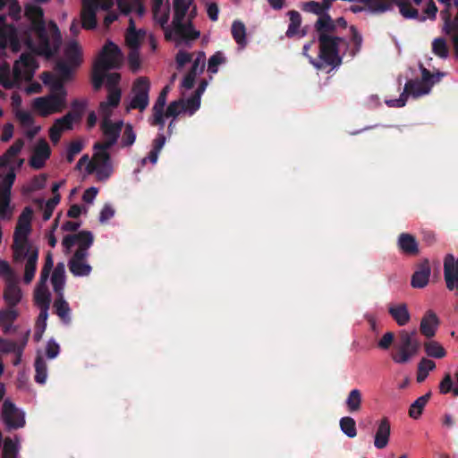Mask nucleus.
<instances>
[{
    "label": "nucleus",
    "mask_w": 458,
    "mask_h": 458,
    "mask_svg": "<svg viewBox=\"0 0 458 458\" xmlns=\"http://www.w3.org/2000/svg\"><path fill=\"white\" fill-rule=\"evenodd\" d=\"M22 42L30 53H23L13 65L15 81H30L38 64L31 55L51 58L58 54L63 44V37L54 21H47L42 7L35 4L24 6V21L17 29L6 22V16L0 15V49L4 50L8 44L13 52L21 49Z\"/></svg>",
    "instance_id": "1"
},
{
    "label": "nucleus",
    "mask_w": 458,
    "mask_h": 458,
    "mask_svg": "<svg viewBox=\"0 0 458 458\" xmlns=\"http://www.w3.org/2000/svg\"><path fill=\"white\" fill-rule=\"evenodd\" d=\"M122 57L123 55L120 48L114 43L108 40L93 65L91 81L95 90L101 89L105 80L106 86L110 89L116 87L121 79L120 74L117 72L106 74V72L109 70L119 68Z\"/></svg>",
    "instance_id": "2"
},
{
    "label": "nucleus",
    "mask_w": 458,
    "mask_h": 458,
    "mask_svg": "<svg viewBox=\"0 0 458 458\" xmlns=\"http://www.w3.org/2000/svg\"><path fill=\"white\" fill-rule=\"evenodd\" d=\"M32 216L33 209L30 207H26L18 217L12 245L13 259L16 262L25 259L28 247H33L29 241Z\"/></svg>",
    "instance_id": "3"
},
{
    "label": "nucleus",
    "mask_w": 458,
    "mask_h": 458,
    "mask_svg": "<svg viewBox=\"0 0 458 458\" xmlns=\"http://www.w3.org/2000/svg\"><path fill=\"white\" fill-rule=\"evenodd\" d=\"M418 332L416 329L411 332L402 330L398 335V341L395 344V352L392 354L394 362L407 363L413 356L417 354L420 348V343L416 338Z\"/></svg>",
    "instance_id": "4"
},
{
    "label": "nucleus",
    "mask_w": 458,
    "mask_h": 458,
    "mask_svg": "<svg viewBox=\"0 0 458 458\" xmlns=\"http://www.w3.org/2000/svg\"><path fill=\"white\" fill-rule=\"evenodd\" d=\"M55 71L57 75L45 72L41 74L40 78L44 84L50 87L52 93L64 94L66 97L64 83L72 79L71 68L67 65V62L57 61Z\"/></svg>",
    "instance_id": "5"
},
{
    "label": "nucleus",
    "mask_w": 458,
    "mask_h": 458,
    "mask_svg": "<svg viewBox=\"0 0 458 458\" xmlns=\"http://www.w3.org/2000/svg\"><path fill=\"white\" fill-rule=\"evenodd\" d=\"M109 148H106L103 142L95 143L96 153L93 156V161H89L87 165L88 174L96 172L99 180H106L110 176L112 168L110 154L107 151Z\"/></svg>",
    "instance_id": "6"
},
{
    "label": "nucleus",
    "mask_w": 458,
    "mask_h": 458,
    "mask_svg": "<svg viewBox=\"0 0 458 458\" xmlns=\"http://www.w3.org/2000/svg\"><path fill=\"white\" fill-rule=\"evenodd\" d=\"M367 8L376 13H383L392 9L393 4L399 7L400 13L407 19H419V12L409 2L403 0H360Z\"/></svg>",
    "instance_id": "7"
},
{
    "label": "nucleus",
    "mask_w": 458,
    "mask_h": 458,
    "mask_svg": "<svg viewBox=\"0 0 458 458\" xmlns=\"http://www.w3.org/2000/svg\"><path fill=\"white\" fill-rule=\"evenodd\" d=\"M343 41L340 37L331 35H318L319 58L326 64L336 67L341 64L339 56V44Z\"/></svg>",
    "instance_id": "8"
},
{
    "label": "nucleus",
    "mask_w": 458,
    "mask_h": 458,
    "mask_svg": "<svg viewBox=\"0 0 458 458\" xmlns=\"http://www.w3.org/2000/svg\"><path fill=\"white\" fill-rule=\"evenodd\" d=\"M143 37V30L140 29L139 30H135L134 23L132 20L130 21V26L125 34V42L127 47L130 49L128 54V64L130 69L135 72L140 67V38Z\"/></svg>",
    "instance_id": "9"
},
{
    "label": "nucleus",
    "mask_w": 458,
    "mask_h": 458,
    "mask_svg": "<svg viewBox=\"0 0 458 458\" xmlns=\"http://www.w3.org/2000/svg\"><path fill=\"white\" fill-rule=\"evenodd\" d=\"M32 107L41 116L47 117L62 112L65 107V97L64 94L51 93L46 97L36 98L32 102Z\"/></svg>",
    "instance_id": "10"
},
{
    "label": "nucleus",
    "mask_w": 458,
    "mask_h": 458,
    "mask_svg": "<svg viewBox=\"0 0 458 458\" xmlns=\"http://www.w3.org/2000/svg\"><path fill=\"white\" fill-rule=\"evenodd\" d=\"M430 91L429 87L420 80H409L405 85L403 93L399 98L386 100V104L390 107H403L407 102L408 96L419 98L420 96L428 94Z\"/></svg>",
    "instance_id": "11"
},
{
    "label": "nucleus",
    "mask_w": 458,
    "mask_h": 458,
    "mask_svg": "<svg viewBox=\"0 0 458 458\" xmlns=\"http://www.w3.org/2000/svg\"><path fill=\"white\" fill-rule=\"evenodd\" d=\"M1 419L9 430L23 428L25 425L24 413L9 400L3 403Z\"/></svg>",
    "instance_id": "12"
},
{
    "label": "nucleus",
    "mask_w": 458,
    "mask_h": 458,
    "mask_svg": "<svg viewBox=\"0 0 458 458\" xmlns=\"http://www.w3.org/2000/svg\"><path fill=\"white\" fill-rule=\"evenodd\" d=\"M172 24L173 30L165 32V38L167 40L172 38L173 33L178 39L184 42L195 40L199 38L200 33L194 29L191 21L188 22H183V21H180L179 22L172 21Z\"/></svg>",
    "instance_id": "13"
},
{
    "label": "nucleus",
    "mask_w": 458,
    "mask_h": 458,
    "mask_svg": "<svg viewBox=\"0 0 458 458\" xmlns=\"http://www.w3.org/2000/svg\"><path fill=\"white\" fill-rule=\"evenodd\" d=\"M444 277L449 291H456L458 295V259L447 254L444 260Z\"/></svg>",
    "instance_id": "14"
},
{
    "label": "nucleus",
    "mask_w": 458,
    "mask_h": 458,
    "mask_svg": "<svg viewBox=\"0 0 458 458\" xmlns=\"http://www.w3.org/2000/svg\"><path fill=\"white\" fill-rule=\"evenodd\" d=\"M15 180V174L10 171L0 182V216L4 217L8 212L11 202V190Z\"/></svg>",
    "instance_id": "15"
},
{
    "label": "nucleus",
    "mask_w": 458,
    "mask_h": 458,
    "mask_svg": "<svg viewBox=\"0 0 458 458\" xmlns=\"http://www.w3.org/2000/svg\"><path fill=\"white\" fill-rule=\"evenodd\" d=\"M98 0H82L81 26L85 30H92L97 26V11Z\"/></svg>",
    "instance_id": "16"
},
{
    "label": "nucleus",
    "mask_w": 458,
    "mask_h": 458,
    "mask_svg": "<svg viewBox=\"0 0 458 458\" xmlns=\"http://www.w3.org/2000/svg\"><path fill=\"white\" fill-rule=\"evenodd\" d=\"M50 155L51 148L47 140L44 139L39 140L30 159V165L37 170L43 168Z\"/></svg>",
    "instance_id": "17"
},
{
    "label": "nucleus",
    "mask_w": 458,
    "mask_h": 458,
    "mask_svg": "<svg viewBox=\"0 0 458 458\" xmlns=\"http://www.w3.org/2000/svg\"><path fill=\"white\" fill-rule=\"evenodd\" d=\"M431 268L428 259H424L418 264L416 270L411 276V284L413 288H424L428 285Z\"/></svg>",
    "instance_id": "18"
},
{
    "label": "nucleus",
    "mask_w": 458,
    "mask_h": 458,
    "mask_svg": "<svg viewBox=\"0 0 458 458\" xmlns=\"http://www.w3.org/2000/svg\"><path fill=\"white\" fill-rule=\"evenodd\" d=\"M64 62H67V65L71 68L72 76L73 72L81 64L82 56L81 50L79 44L76 41H71L64 49Z\"/></svg>",
    "instance_id": "19"
},
{
    "label": "nucleus",
    "mask_w": 458,
    "mask_h": 458,
    "mask_svg": "<svg viewBox=\"0 0 458 458\" xmlns=\"http://www.w3.org/2000/svg\"><path fill=\"white\" fill-rule=\"evenodd\" d=\"M438 325L439 319L437 314L429 310L426 311L421 318L420 331L427 338H432L436 335Z\"/></svg>",
    "instance_id": "20"
},
{
    "label": "nucleus",
    "mask_w": 458,
    "mask_h": 458,
    "mask_svg": "<svg viewBox=\"0 0 458 458\" xmlns=\"http://www.w3.org/2000/svg\"><path fill=\"white\" fill-rule=\"evenodd\" d=\"M19 315L18 309H13L12 307H6L0 310V327L4 334L7 335L16 332L17 327H13V322L18 318Z\"/></svg>",
    "instance_id": "21"
},
{
    "label": "nucleus",
    "mask_w": 458,
    "mask_h": 458,
    "mask_svg": "<svg viewBox=\"0 0 458 458\" xmlns=\"http://www.w3.org/2000/svg\"><path fill=\"white\" fill-rule=\"evenodd\" d=\"M72 106L75 110V114L72 112H68L65 115L55 121V123L59 125V127L63 128V131L71 130L72 128L74 120L81 118L86 104L79 100H74L72 104Z\"/></svg>",
    "instance_id": "22"
},
{
    "label": "nucleus",
    "mask_w": 458,
    "mask_h": 458,
    "mask_svg": "<svg viewBox=\"0 0 458 458\" xmlns=\"http://www.w3.org/2000/svg\"><path fill=\"white\" fill-rule=\"evenodd\" d=\"M391 434V426L389 420L384 417L377 425L375 434L374 445L377 449H384L389 442Z\"/></svg>",
    "instance_id": "23"
},
{
    "label": "nucleus",
    "mask_w": 458,
    "mask_h": 458,
    "mask_svg": "<svg viewBox=\"0 0 458 458\" xmlns=\"http://www.w3.org/2000/svg\"><path fill=\"white\" fill-rule=\"evenodd\" d=\"M123 126V122L112 123V121H102L101 129L106 138L105 143L106 148H111L115 144Z\"/></svg>",
    "instance_id": "24"
},
{
    "label": "nucleus",
    "mask_w": 458,
    "mask_h": 458,
    "mask_svg": "<svg viewBox=\"0 0 458 458\" xmlns=\"http://www.w3.org/2000/svg\"><path fill=\"white\" fill-rule=\"evenodd\" d=\"M166 98L167 97L165 96V93H159V96L152 108L153 114L148 119L151 125L159 126V131H163L165 127L164 109L166 104Z\"/></svg>",
    "instance_id": "25"
},
{
    "label": "nucleus",
    "mask_w": 458,
    "mask_h": 458,
    "mask_svg": "<svg viewBox=\"0 0 458 458\" xmlns=\"http://www.w3.org/2000/svg\"><path fill=\"white\" fill-rule=\"evenodd\" d=\"M397 245L403 253L409 256H416L420 252L416 238L408 233H403L399 235Z\"/></svg>",
    "instance_id": "26"
},
{
    "label": "nucleus",
    "mask_w": 458,
    "mask_h": 458,
    "mask_svg": "<svg viewBox=\"0 0 458 458\" xmlns=\"http://www.w3.org/2000/svg\"><path fill=\"white\" fill-rule=\"evenodd\" d=\"M26 258L27 261L25 264L23 280L26 284H29L35 276L38 259V249L37 247H28Z\"/></svg>",
    "instance_id": "27"
},
{
    "label": "nucleus",
    "mask_w": 458,
    "mask_h": 458,
    "mask_svg": "<svg viewBox=\"0 0 458 458\" xmlns=\"http://www.w3.org/2000/svg\"><path fill=\"white\" fill-rule=\"evenodd\" d=\"M388 313L400 327L405 326L411 319L408 307L405 303L390 304Z\"/></svg>",
    "instance_id": "28"
},
{
    "label": "nucleus",
    "mask_w": 458,
    "mask_h": 458,
    "mask_svg": "<svg viewBox=\"0 0 458 458\" xmlns=\"http://www.w3.org/2000/svg\"><path fill=\"white\" fill-rule=\"evenodd\" d=\"M22 297L21 290L20 286L13 282H9L4 291V300L7 307L17 309V305L20 303Z\"/></svg>",
    "instance_id": "29"
},
{
    "label": "nucleus",
    "mask_w": 458,
    "mask_h": 458,
    "mask_svg": "<svg viewBox=\"0 0 458 458\" xmlns=\"http://www.w3.org/2000/svg\"><path fill=\"white\" fill-rule=\"evenodd\" d=\"M54 309L55 314L65 325L71 323V309L69 303L64 300V294L57 295L54 301Z\"/></svg>",
    "instance_id": "30"
},
{
    "label": "nucleus",
    "mask_w": 458,
    "mask_h": 458,
    "mask_svg": "<svg viewBox=\"0 0 458 458\" xmlns=\"http://www.w3.org/2000/svg\"><path fill=\"white\" fill-rule=\"evenodd\" d=\"M51 283L55 293L57 295L63 294L65 284V268L64 263H57L55 266L52 274Z\"/></svg>",
    "instance_id": "31"
},
{
    "label": "nucleus",
    "mask_w": 458,
    "mask_h": 458,
    "mask_svg": "<svg viewBox=\"0 0 458 458\" xmlns=\"http://www.w3.org/2000/svg\"><path fill=\"white\" fill-rule=\"evenodd\" d=\"M362 394L360 389H352L345 400L347 411L350 413H356L361 410Z\"/></svg>",
    "instance_id": "32"
},
{
    "label": "nucleus",
    "mask_w": 458,
    "mask_h": 458,
    "mask_svg": "<svg viewBox=\"0 0 458 458\" xmlns=\"http://www.w3.org/2000/svg\"><path fill=\"white\" fill-rule=\"evenodd\" d=\"M34 301L39 310H49L51 294L47 286H38L34 292Z\"/></svg>",
    "instance_id": "33"
},
{
    "label": "nucleus",
    "mask_w": 458,
    "mask_h": 458,
    "mask_svg": "<svg viewBox=\"0 0 458 458\" xmlns=\"http://www.w3.org/2000/svg\"><path fill=\"white\" fill-rule=\"evenodd\" d=\"M335 29L336 25L328 13H325L319 17L315 24V30L318 35H329V33L334 32Z\"/></svg>",
    "instance_id": "34"
},
{
    "label": "nucleus",
    "mask_w": 458,
    "mask_h": 458,
    "mask_svg": "<svg viewBox=\"0 0 458 458\" xmlns=\"http://www.w3.org/2000/svg\"><path fill=\"white\" fill-rule=\"evenodd\" d=\"M430 397L431 393L428 392L424 395L417 398L409 408V416L413 420L420 419Z\"/></svg>",
    "instance_id": "35"
},
{
    "label": "nucleus",
    "mask_w": 458,
    "mask_h": 458,
    "mask_svg": "<svg viewBox=\"0 0 458 458\" xmlns=\"http://www.w3.org/2000/svg\"><path fill=\"white\" fill-rule=\"evenodd\" d=\"M35 368V381L38 384L43 385L47 377V366L42 354L38 353L34 362Z\"/></svg>",
    "instance_id": "36"
},
{
    "label": "nucleus",
    "mask_w": 458,
    "mask_h": 458,
    "mask_svg": "<svg viewBox=\"0 0 458 458\" xmlns=\"http://www.w3.org/2000/svg\"><path fill=\"white\" fill-rule=\"evenodd\" d=\"M423 347L426 354L428 357L442 359L446 355V351L445 348L437 341H427L424 343Z\"/></svg>",
    "instance_id": "37"
},
{
    "label": "nucleus",
    "mask_w": 458,
    "mask_h": 458,
    "mask_svg": "<svg viewBox=\"0 0 458 458\" xmlns=\"http://www.w3.org/2000/svg\"><path fill=\"white\" fill-rule=\"evenodd\" d=\"M436 369V363L427 358H422L418 364L417 369V382L422 383L426 380L428 373Z\"/></svg>",
    "instance_id": "38"
},
{
    "label": "nucleus",
    "mask_w": 458,
    "mask_h": 458,
    "mask_svg": "<svg viewBox=\"0 0 458 458\" xmlns=\"http://www.w3.org/2000/svg\"><path fill=\"white\" fill-rule=\"evenodd\" d=\"M69 269L75 276H86L91 272V267L85 260L70 259Z\"/></svg>",
    "instance_id": "39"
},
{
    "label": "nucleus",
    "mask_w": 458,
    "mask_h": 458,
    "mask_svg": "<svg viewBox=\"0 0 458 458\" xmlns=\"http://www.w3.org/2000/svg\"><path fill=\"white\" fill-rule=\"evenodd\" d=\"M166 138L163 132H159L152 142V149L148 153V158L152 164H156L158 159V155L165 143Z\"/></svg>",
    "instance_id": "40"
},
{
    "label": "nucleus",
    "mask_w": 458,
    "mask_h": 458,
    "mask_svg": "<svg viewBox=\"0 0 458 458\" xmlns=\"http://www.w3.org/2000/svg\"><path fill=\"white\" fill-rule=\"evenodd\" d=\"M117 4L119 9L126 14L135 8L139 16L143 15L142 0H117Z\"/></svg>",
    "instance_id": "41"
},
{
    "label": "nucleus",
    "mask_w": 458,
    "mask_h": 458,
    "mask_svg": "<svg viewBox=\"0 0 458 458\" xmlns=\"http://www.w3.org/2000/svg\"><path fill=\"white\" fill-rule=\"evenodd\" d=\"M135 97L131 100V108L143 112V77H139L134 83Z\"/></svg>",
    "instance_id": "42"
},
{
    "label": "nucleus",
    "mask_w": 458,
    "mask_h": 458,
    "mask_svg": "<svg viewBox=\"0 0 458 458\" xmlns=\"http://www.w3.org/2000/svg\"><path fill=\"white\" fill-rule=\"evenodd\" d=\"M191 4V0H174L173 21L179 22L183 21Z\"/></svg>",
    "instance_id": "43"
},
{
    "label": "nucleus",
    "mask_w": 458,
    "mask_h": 458,
    "mask_svg": "<svg viewBox=\"0 0 458 458\" xmlns=\"http://www.w3.org/2000/svg\"><path fill=\"white\" fill-rule=\"evenodd\" d=\"M21 81H15L14 74L13 78L10 75V67L4 64L0 67V85L4 89H10L18 85Z\"/></svg>",
    "instance_id": "44"
},
{
    "label": "nucleus",
    "mask_w": 458,
    "mask_h": 458,
    "mask_svg": "<svg viewBox=\"0 0 458 458\" xmlns=\"http://www.w3.org/2000/svg\"><path fill=\"white\" fill-rule=\"evenodd\" d=\"M290 23L286 31L287 38H293L298 33L301 24V16L299 12L292 10L288 12Z\"/></svg>",
    "instance_id": "45"
},
{
    "label": "nucleus",
    "mask_w": 458,
    "mask_h": 458,
    "mask_svg": "<svg viewBox=\"0 0 458 458\" xmlns=\"http://www.w3.org/2000/svg\"><path fill=\"white\" fill-rule=\"evenodd\" d=\"M232 36L238 45L242 47L246 45V28L243 22L240 21L233 22Z\"/></svg>",
    "instance_id": "46"
},
{
    "label": "nucleus",
    "mask_w": 458,
    "mask_h": 458,
    "mask_svg": "<svg viewBox=\"0 0 458 458\" xmlns=\"http://www.w3.org/2000/svg\"><path fill=\"white\" fill-rule=\"evenodd\" d=\"M48 318V310H40L38 317L35 325L34 338L36 341H39L42 337L43 333L47 328V320Z\"/></svg>",
    "instance_id": "47"
},
{
    "label": "nucleus",
    "mask_w": 458,
    "mask_h": 458,
    "mask_svg": "<svg viewBox=\"0 0 458 458\" xmlns=\"http://www.w3.org/2000/svg\"><path fill=\"white\" fill-rule=\"evenodd\" d=\"M340 428L341 430L351 438L357 436L356 422L352 417H343L340 420Z\"/></svg>",
    "instance_id": "48"
},
{
    "label": "nucleus",
    "mask_w": 458,
    "mask_h": 458,
    "mask_svg": "<svg viewBox=\"0 0 458 458\" xmlns=\"http://www.w3.org/2000/svg\"><path fill=\"white\" fill-rule=\"evenodd\" d=\"M433 53L440 58H446L449 54L448 47L445 38H437L432 43Z\"/></svg>",
    "instance_id": "49"
},
{
    "label": "nucleus",
    "mask_w": 458,
    "mask_h": 458,
    "mask_svg": "<svg viewBox=\"0 0 458 458\" xmlns=\"http://www.w3.org/2000/svg\"><path fill=\"white\" fill-rule=\"evenodd\" d=\"M183 99H179L173 101L167 106L165 112L164 111V118L165 117H173L176 118L181 113H183Z\"/></svg>",
    "instance_id": "50"
},
{
    "label": "nucleus",
    "mask_w": 458,
    "mask_h": 458,
    "mask_svg": "<svg viewBox=\"0 0 458 458\" xmlns=\"http://www.w3.org/2000/svg\"><path fill=\"white\" fill-rule=\"evenodd\" d=\"M205 53L202 51L199 52L196 58L193 60L192 65L188 72L195 76L202 73L205 69Z\"/></svg>",
    "instance_id": "51"
},
{
    "label": "nucleus",
    "mask_w": 458,
    "mask_h": 458,
    "mask_svg": "<svg viewBox=\"0 0 458 458\" xmlns=\"http://www.w3.org/2000/svg\"><path fill=\"white\" fill-rule=\"evenodd\" d=\"M225 63V57L223 53L218 51L211 55L208 62V71L210 73H216L218 71V65Z\"/></svg>",
    "instance_id": "52"
},
{
    "label": "nucleus",
    "mask_w": 458,
    "mask_h": 458,
    "mask_svg": "<svg viewBox=\"0 0 458 458\" xmlns=\"http://www.w3.org/2000/svg\"><path fill=\"white\" fill-rule=\"evenodd\" d=\"M421 68V80H420L421 82L425 83L429 87V89L431 90L432 86L439 81L440 77L442 76L441 73L433 74L431 73L428 69L420 66Z\"/></svg>",
    "instance_id": "53"
},
{
    "label": "nucleus",
    "mask_w": 458,
    "mask_h": 458,
    "mask_svg": "<svg viewBox=\"0 0 458 458\" xmlns=\"http://www.w3.org/2000/svg\"><path fill=\"white\" fill-rule=\"evenodd\" d=\"M61 196L60 194H55L51 199H49L45 206L44 211H43V219L45 221L49 220L50 217L53 215L54 209L56 207V205L60 202Z\"/></svg>",
    "instance_id": "54"
},
{
    "label": "nucleus",
    "mask_w": 458,
    "mask_h": 458,
    "mask_svg": "<svg viewBox=\"0 0 458 458\" xmlns=\"http://www.w3.org/2000/svg\"><path fill=\"white\" fill-rule=\"evenodd\" d=\"M200 97L192 94L186 101L183 100L184 111L188 112L191 115L193 114L200 106Z\"/></svg>",
    "instance_id": "55"
},
{
    "label": "nucleus",
    "mask_w": 458,
    "mask_h": 458,
    "mask_svg": "<svg viewBox=\"0 0 458 458\" xmlns=\"http://www.w3.org/2000/svg\"><path fill=\"white\" fill-rule=\"evenodd\" d=\"M94 241V237L89 231H81L77 233V243L81 248H89Z\"/></svg>",
    "instance_id": "56"
},
{
    "label": "nucleus",
    "mask_w": 458,
    "mask_h": 458,
    "mask_svg": "<svg viewBox=\"0 0 458 458\" xmlns=\"http://www.w3.org/2000/svg\"><path fill=\"white\" fill-rule=\"evenodd\" d=\"M17 454V445L10 437L4 441L3 457L2 458H15Z\"/></svg>",
    "instance_id": "57"
},
{
    "label": "nucleus",
    "mask_w": 458,
    "mask_h": 458,
    "mask_svg": "<svg viewBox=\"0 0 458 458\" xmlns=\"http://www.w3.org/2000/svg\"><path fill=\"white\" fill-rule=\"evenodd\" d=\"M83 145L80 140H73L70 143L67 153H66V160L68 163H72L74 160L76 155H78L82 150Z\"/></svg>",
    "instance_id": "58"
},
{
    "label": "nucleus",
    "mask_w": 458,
    "mask_h": 458,
    "mask_svg": "<svg viewBox=\"0 0 458 458\" xmlns=\"http://www.w3.org/2000/svg\"><path fill=\"white\" fill-rule=\"evenodd\" d=\"M15 117L23 127H30L34 123V118L28 111L17 109L15 112Z\"/></svg>",
    "instance_id": "59"
},
{
    "label": "nucleus",
    "mask_w": 458,
    "mask_h": 458,
    "mask_svg": "<svg viewBox=\"0 0 458 458\" xmlns=\"http://www.w3.org/2000/svg\"><path fill=\"white\" fill-rule=\"evenodd\" d=\"M303 10L319 15L320 17L326 13V9L322 3L320 4L315 1H309L305 3Z\"/></svg>",
    "instance_id": "60"
},
{
    "label": "nucleus",
    "mask_w": 458,
    "mask_h": 458,
    "mask_svg": "<svg viewBox=\"0 0 458 458\" xmlns=\"http://www.w3.org/2000/svg\"><path fill=\"white\" fill-rule=\"evenodd\" d=\"M135 141V133L133 132L132 127L127 124L122 137V145L128 147L133 144Z\"/></svg>",
    "instance_id": "61"
},
{
    "label": "nucleus",
    "mask_w": 458,
    "mask_h": 458,
    "mask_svg": "<svg viewBox=\"0 0 458 458\" xmlns=\"http://www.w3.org/2000/svg\"><path fill=\"white\" fill-rule=\"evenodd\" d=\"M19 346L15 342L0 337V352L3 353H10L16 352Z\"/></svg>",
    "instance_id": "62"
},
{
    "label": "nucleus",
    "mask_w": 458,
    "mask_h": 458,
    "mask_svg": "<svg viewBox=\"0 0 458 458\" xmlns=\"http://www.w3.org/2000/svg\"><path fill=\"white\" fill-rule=\"evenodd\" d=\"M60 352V346L55 340H49L46 346V355L48 359H55Z\"/></svg>",
    "instance_id": "63"
},
{
    "label": "nucleus",
    "mask_w": 458,
    "mask_h": 458,
    "mask_svg": "<svg viewBox=\"0 0 458 458\" xmlns=\"http://www.w3.org/2000/svg\"><path fill=\"white\" fill-rule=\"evenodd\" d=\"M191 54L180 50L175 56L177 69L182 70L186 64L191 61Z\"/></svg>",
    "instance_id": "64"
}]
</instances>
